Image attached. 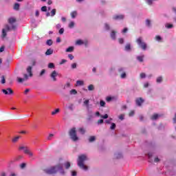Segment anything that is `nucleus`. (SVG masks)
<instances>
[{"label": "nucleus", "instance_id": "obj_3", "mask_svg": "<svg viewBox=\"0 0 176 176\" xmlns=\"http://www.w3.org/2000/svg\"><path fill=\"white\" fill-rule=\"evenodd\" d=\"M86 160H87V157L86 155H81L78 157V166L80 167V168H82L85 171L87 170V166H86L84 164V162Z\"/></svg>", "mask_w": 176, "mask_h": 176}, {"label": "nucleus", "instance_id": "obj_38", "mask_svg": "<svg viewBox=\"0 0 176 176\" xmlns=\"http://www.w3.org/2000/svg\"><path fill=\"white\" fill-rule=\"evenodd\" d=\"M89 100H86L85 101H84V104L86 105L87 108H89Z\"/></svg>", "mask_w": 176, "mask_h": 176}, {"label": "nucleus", "instance_id": "obj_14", "mask_svg": "<svg viewBox=\"0 0 176 176\" xmlns=\"http://www.w3.org/2000/svg\"><path fill=\"white\" fill-rule=\"evenodd\" d=\"M51 54H53V50L52 49H48L46 52H45V55L46 56H50Z\"/></svg>", "mask_w": 176, "mask_h": 176}, {"label": "nucleus", "instance_id": "obj_51", "mask_svg": "<svg viewBox=\"0 0 176 176\" xmlns=\"http://www.w3.org/2000/svg\"><path fill=\"white\" fill-rule=\"evenodd\" d=\"M156 41H162V37L160 36H155Z\"/></svg>", "mask_w": 176, "mask_h": 176}, {"label": "nucleus", "instance_id": "obj_46", "mask_svg": "<svg viewBox=\"0 0 176 176\" xmlns=\"http://www.w3.org/2000/svg\"><path fill=\"white\" fill-rule=\"evenodd\" d=\"M59 34H60V35H63V34H64V28H60V29L59 30Z\"/></svg>", "mask_w": 176, "mask_h": 176}, {"label": "nucleus", "instance_id": "obj_54", "mask_svg": "<svg viewBox=\"0 0 176 176\" xmlns=\"http://www.w3.org/2000/svg\"><path fill=\"white\" fill-rule=\"evenodd\" d=\"M20 167H21V168H25V163H22V164L20 165Z\"/></svg>", "mask_w": 176, "mask_h": 176}, {"label": "nucleus", "instance_id": "obj_41", "mask_svg": "<svg viewBox=\"0 0 176 176\" xmlns=\"http://www.w3.org/2000/svg\"><path fill=\"white\" fill-rule=\"evenodd\" d=\"M100 107H105V102H104V100H100Z\"/></svg>", "mask_w": 176, "mask_h": 176}, {"label": "nucleus", "instance_id": "obj_55", "mask_svg": "<svg viewBox=\"0 0 176 176\" xmlns=\"http://www.w3.org/2000/svg\"><path fill=\"white\" fill-rule=\"evenodd\" d=\"M69 109H70V111H74V104L69 106Z\"/></svg>", "mask_w": 176, "mask_h": 176}, {"label": "nucleus", "instance_id": "obj_45", "mask_svg": "<svg viewBox=\"0 0 176 176\" xmlns=\"http://www.w3.org/2000/svg\"><path fill=\"white\" fill-rule=\"evenodd\" d=\"M120 120H123L124 119V115L121 114L119 116Z\"/></svg>", "mask_w": 176, "mask_h": 176}, {"label": "nucleus", "instance_id": "obj_26", "mask_svg": "<svg viewBox=\"0 0 176 176\" xmlns=\"http://www.w3.org/2000/svg\"><path fill=\"white\" fill-rule=\"evenodd\" d=\"M88 90H89V91H92V90H94V85H89L88 86Z\"/></svg>", "mask_w": 176, "mask_h": 176}, {"label": "nucleus", "instance_id": "obj_28", "mask_svg": "<svg viewBox=\"0 0 176 176\" xmlns=\"http://www.w3.org/2000/svg\"><path fill=\"white\" fill-rule=\"evenodd\" d=\"M47 45H48V46H52L53 45V41L52 39L47 40Z\"/></svg>", "mask_w": 176, "mask_h": 176}, {"label": "nucleus", "instance_id": "obj_21", "mask_svg": "<svg viewBox=\"0 0 176 176\" xmlns=\"http://www.w3.org/2000/svg\"><path fill=\"white\" fill-rule=\"evenodd\" d=\"M96 141V136H90L89 138V142H94Z\"/></svg>", "mask_w": 176, "mask_h": 176}, {"label": "nucleus", "instance_id": "obj_19", "mask_svg": "<svg viewBox=\"0 0 176 176\" xmlns=\"http://www.w3.org/2000/svg\"><path fill=\"white\" fill-rule=\"evenodd\" d=\"M157 118H159V114L155 113L154 115H153L151 116V120H156V119H157Z\"/></svg>", "mask_w": 176, "mask_h": 176}, {"label": "nucleus", "instance_id": "obj_34", "mask_svg": "<svg viewBox=\"0 0 176 176\" xmlns=\"http://www.w3.org/2000/svg\"><path fill=\"white\" fill-rule=\"evenodd\" d=\"M76 45H83V41H82V40H78V41L76 42Z\"/></svg>", "mask_w": 176, "mask_h": 176}, {"label": "nucleus", "instance_id": "obj_18", "mask_svg": "<svg viewBox=\"0 0 176 176\" xmlns=\"http://www.w3.org/2000/svg\"><path fill=\"white\" fill-rule=\"evenodd\" d=\"M69 167H71V162H67L65 163V168H66V170H68V168H69Z\"/></svg>", "mask_w": 176, "mask_h": 176}, {"label": "nucleus", "instance_id": "obj_22", "mask_svg": "<svg viewBox=\"0 0 176 176\" xmlns=\"http://www.w3.org/2000/svg\"><path fill=\"white\" fill-rule=\"evenodd\" d=\"M78 13L76 12V11H74L72 12H71V16L72 19H75V17H76Z\"/></svg>", "mask_w": 176, "mask_h": 176}, {"label": "nucleus", "instance_id": "obj_30", "mask_svg": "<svg viewBox=\"0 0 176 176\" xmlns=\"http://www.w3.org/2000/svg\"><path fill=\"white\" fill-rule=\"evenodd\" d=\"M165 27H166V28L170 29V28H173L174 27V25H173V24L166 23L165 25Z\"/></svg>", "mask_w": 176, "mask_h": 176}, {"label": "nucleus", "instance_id": "obj_25", "mask_svg": "<svg viewBox=\"0 0 176 176\" xmlns=\"http://www.w3.org/2000/svg\"><path fill=\"white\" fill-rule=\"evenodd\" d=\"M137 60H138V61H140V63H142V61H144V56H138Z\"/></svg>", "mask_w": 176, "mask_h": 176}, {"label": "nucleus", "instance_id": "obj_58", "mask_svg": "<svg viewBox=\"0 0 176 176\" xmlns=\"http://www.w3.org/2000/svg\"><path fill=\"white\" fill-rule=\"evenodd\" d=\"M149 87V83L148 82L144 83V88H146V87Z\"/></svg>", "mask_w": 176, "mask_h": 176}, {"label": "nucleus", "instance_id": "obj_16", "mask_svg": "<svg viewBox=\"0 0 176 176\" xmlns=\"http://www.w3.org/2000/svg\"><path fill=\"white\" fill-rule=\"evenodd\" d=\"M19 140H20V136H16L14 138H12V141L14 144H15V142H18Z\"/></svg>", "mask_w": 176, "mask_h": 176}, {"label": "nucleus", "instance_id": "obj_52", "mask_svg": "<svg viewBox=\"0 0 176 176\" xmlns=\"http://www.w3.org/2000/svg\"><path fill=\"white\" fill-rule=\"evenodd\" d=\"M118 41H119V43H121V44L124 43V40L123 38H119Z\"/></svg>", "mask_w": 176, "mask_h": 176}, {"label": "nucleus", "instance_id": "obj_59", "mask_svg": "<svg viewBox=\"0 0 176 176\" xmlns=\"http://www.w3.org/2000/svg\"><path fill=\"white\" fill-rule=\"evenodd\" d=\"M28 93H30V89H26L25 90V91H24V94H28Z\"/></svg>", "mask_w": 176, "mask_h": 176}, {"label": "nucleus", "instance_id": "obj_44", "mask_svg": "<svg viewBox=\"0 0 176 176\" xmlns=\"http://www.w3.org/2000/svg\"><path fill=\"white\" fill-rule=\"evenodd\" d=\"M65 63H67V60L63 59L59 64L60 65H63V64H65Z\"/></svg>", "mask_w": 176, "mask_h": 176}, {"label": "nucleus", "instance_id": "obj_6", "mask_svg": "<svg viewBox=\"0 0 176 176\" xmlns=\"http://www.w3.org/2000/svg\"><path fill=\"white\" fill-rule=\"evenodd\" d=\"M24 153H25V155H29V156H30L31 157H32V156L34 155V154L32 153V152H31V151H30V149H28V147L25 146H20L19 147V151H23Z\"/></svg>", "mask_w": 176, "mask_h": 176}, {"label": "nucleus", "instance_id": "obj_49", "mask_svg": "<svg viewBox=\"0 0 176 176\" xmlns=\"http://www.w3.org/2000/svg\"><path fill=\"white\" fill-rule=\"evenodd\" d=\"M98 124H102V123H104V120L100 119V120H98Z\"/></svg>", "mask_w": 176, "mask_h": 176}, {"label": "nucleus", "instance_id": "obj_43", "mask_svg": "<svg viewBox=\"0 0 176 176\" xmlns=\"http://www.w3.org/2000/svg\"><path fill=\"white\" fill-rule=\"evenodd\" d=\"M53 137H54V135L51 133L49 135V136L47 137V140H52V138H53Z\"/></svg>", "mask_w": 176, "mask_h": 176}, {"label": "nucleus", "instance_id": "obj_17", "mask_svg": "<svg viewBox=\"0 0 176 176\" xmlns=\"http://www.w3.org/2000/svg\"><path fill=\"white\" fill-rule=\"evenodd\" d=\"M72 52H74V47H69L68 48L66 49L67 53H71Z\"/></svg>", "mask_w": 176, "mask_h": 176}, {"label": "nucleus", "instance_id": "obj_42", "mask_svg": "<svg viewBox=\"0 0 176 176\" xmlns=\"http://www.w3.org/2000/svg\"><path fill=\"white\" fill-rule=\"evenodd\" d=\"M146 75L145 74V73H141L140 74V78L142 79H144V78H146Z\"/></svg>", "mask_w": 176, "mask_h": 176}, {"label": "nucleus", "instance_id": "obj_57", "mask_svg": "<svg viewBox=\"0 0 176 176\" xmlns=\"http://www.w3.org/2000/svg\"><path fill=\"white\" fill-rule=\"evenodd\" d=\"M121 78H122V79H124V78H126V74H125V73H122V74H121Z\"/></svg>", "mask_w": 176, "mask_h": 176}, {"label": "nucleus", "instance_id": "obj_48", "mask_svg": "<svg viewBox=\"0 0 176 176\" xmlns=\"http://www.w3.org/2000/svg\"><path fill=\"white\" fill-rule=\"evenodd\" d=\"M102 119H108V114H105L104 116H100Z\"/></svg>", "mask_w": 176, "mask_h": 176}, {"label": "nucleus", "instance_id": "obj_9", "mask_svg": "<svg viewBox=\"0 0 176 176\" xmlns=\"http://www.w3.org/2000/svg\"><path fill=\"white\" fill-rule=\"evenodd\" d=\"M1 91L6 96H8V95L10 96V95L13 94V93H14L13 89H12L11 88H7L6 89H2Z\"/></svg>", "mask_w": 176, "mask_h": 176}, {"label": "nucleus", "instance_id": "obj_63", "mask_svg": "<svg viewBox=\"0 0 176 176\" xmlns=\"http://www.w3.org/2000/svg\"><path fill=\"white\" fill-rule=\"evenodd\" d=\"M1 176H6V173L5 172H1Z\"/></svg>", "mask_w": 176, "mask_h": 176}, {"label": "nucleus", "instance_id": "obj_23", "mask_svg": "<svg viewBox=\"0 0 176 176\" xmlns=\"http://www.w3.org/2000/svg\"><path fill=\"white\" fill-rule=\"evenodd\" d=\"M58 112H60V109H56L52 112V116L57 115V113H58Z\"/></svg>", "mask_w": 176, "mask_h": 176}, {"label": "nucleus", "instance_id": "obj_15", "mask_svg": "<svg viewBox=\"0 0 176 176\" xmlns=\"http://www.w3.org/2000/svg\"><path fill=\"white\" fill-rule=\"evenodd\" d=\"M14 10H20V4L18 3H16L14 5Z\"/></svg>", "mask_w": 176, "mask_h": 176}, {"label": "nucleus", "instance_id": "obj_60", "mask_svg": "<svg viewBox=\"0 0 176 176\" xmlns=\"http://www.w3.org/2000/svg\"><path fill=\"white\" fill-rule=\"evenodd\" d=\"M71 86V84L69 82H67L65 85V87H69Z\"/></svg>", "mask_w": 176, "mask_h": 176}, {"label": "nucleus", "instance_id": "obj_56", "mask_svg": "<svg viewBox=\"0 0 176 176\" xmlns=\"http://www.w3.org/2000/svg\"><path fill=\"white\" fill-rule=\"evenodd\" d=\"M72 68L73 69H75V68H76V63H73V64L72 65Z\"/></svg>", "mask_w": 176, "mask_h": 176}, {"label": "nucleus", "instance_id": "obj_62", "mask_svg": "<svg viewBox=\"0 0 176 176\" xmlns=\"http://www.w3.org/2000/svg\"><path fill=\"white\" fill-rule=\"evenodd\" d=\"M134 115V111H131L130 113H129V116H133Z\"/></svg>", "mask_w": 176, "mask_h": 176}, {"label": "nucleus", "instance_id": "obj_35", "mask_svg": "<svg viewBox=\"0 0 176 176\" xmlns=\"http://www.w3.org/2000/svg\"><path fill=\"white\" fill-rule=\"evenodd\" d=\"M146 25L151 27V21L149 19L146 20Z\"/></svg>", "mask_w": 176, "mask_h": 176}, {"label": "nucleus", "instance_id": "obj_4", "mask_svg": "<svg viewBox=\"0 0 176 176\" xmlns=\"http://www.w3.org/2000/svg\"><path fill=\"white\" fill-rule=\"evenodd\" d=\"M69 135L72 140H73L74 142H76V141L79 140V138L78 137V135L76 134V128L74 127L71 129L69 131Z\"/></svg>", "mask_w": 176, "mask_h": 176}, {"label": "nucleus", "instance_id": "obj_11", "mask_svg": "<svg viewBox=\"0 0 176 176\" xmlns=\"http://www.w3.org/2000/svg\"><path fill=\"white\" fill-rule=\"evenodd\" d=\"M50 76L53 79L54 82H56V80H57V78H56V77L57 76V72H56V70L53 71Z\"/></svg>", "mask_w": 176, "mask_h": 176}, {"label": "nucleus", "instance_id": "obj_53", "mask_svg": "<svg viewBox=\"0 0 176 176\" xmlns=\"http://www.w3.org/2000/svg\"><path fill=\"white\" fill-rule=\"evenodd\" d=\"M68 57H69V58L70 60H74V55H72V54H69V55H68Z\"/></svg>", "mask_w": 176, "mask_h": 176}, {"label": "nucleus", "instance_id": "obj_2", "mask_svg": "<svg viewBox=\"0 0 176 176\" xmlns=\"http://www.w3.org/2000/svg\"><path fill=\"white\" fill-rule=\"evenodd\" d=\"M26 72L28 74H23V78L17 77V82L19 83H23V82H25L28 79V76L32 77V66H28L26 69Z\"/></svg>", "mask_w": 176, "mask_h": 176}, {"label": "nucleus", "instance_id": "obj_47", "mask_svg": "<svg viewBox=\"0 0 176 176\" xmlns=\"http://www.w3.org/2000/svg\"><path fill=\"white\" fill-rule=\"evenodd\" d=\"M2 52H5V46H1L0 47V53H2Z\"/></svg>", "mask_w": 176, "mask_h": 176}, {"label": "nucleus", "instance_id": "obj_40", "mask_svg": "<svg viewBox=\"0 0 176 176\" xmlns=\"http://www.w3.org/2000/svg\"><path fill=\"white\" fill-rule=\"evenodd\" d=\"M74 25H75V23L74 22H70V23L69 24V28H74Z\"/></svg>", "mask_w": 176, "mask_h": 176}, {"label": "nucleus", "instance_id": "obj_27", "mask_svg": "<svg viewBox=\"0 0 176 176\" xmlns=\"http://www.w3.org/2000/svg\"><path fill=\"white\" fill-rule=\"evenodd\" d=\"M1 83L2 85H5V83H6V79L5 78V76H1Z\"/></svg>", "mask_w": 176, "mask_h": 176}, {"label": "nucleus", "instance_id": "obj_7", "mask_svg": "<svg viewBox=\"0 0 176 176\" xmlns=\"http://www.w3.org/2000/svg\"><path fill=\"white\" fill-rule=\"evenodd\" d=\"M12 30V28L9 26V25H5V28L2 30V36L3 38H6L7 34L6 32H9Z\"/></svg>", "mask_w": 176, "mask_h": 176}, {"label": "nucleus", "instance_id": "obj_1", "mask_svg": "<svg viewBox=\"0 0 176 176\" xmlns=\"http://www.w3.org/2000/svg\"><path fill=\"white\" fill-rule=\"evenodd\" d=\"M57 171H60V174L62 175H64L65 174V172L64 171V169L63 168V165L61 164H58V165L55 166H52L49 169L45 170L46 174H56Z\"/></svg>", "mask_w": 176, "mask_h": 176}, {"label": "nucleus", "instance_id": "obj_29", "mask_svg": "<svg viewBox=\"0 0 176 176\" xmlns=\"http://www.w3.org/2000/svg\"><path fill=\"white\" fill-rule=\"evenodd\" d=\"M56 9H53V10L51 11V16H52V17L56 16Z\"/></svg>", "mask_w": 176, "mask_h": 176}, {"label": "nucleus", "instance_id": "obj_12", "mask_svg": "<svg viewBox=\"0 0 176 176\" xmlns=\"http://www.w3.org/2000/svg\"><path fill=\"white\" fill-rule=\"evenodd\" d=\"M113 20H123L124 19V16L120 14V15H115L113 17Z\"/></svg>", "mask_w": 176, "mask_h": 176}, {"label": "nucleus", "instance_id": "obj_61", "mask_svg": "<svg viewBox=\"0 0 176 176\" xmlns=\"http://www.w3.org/2000/svg\"><path fill=\"white\" fill-rule=\"evenodd\" d=\"M72 176H76V171H72Z\"/></svg>", "mask_w": 176, "mask_h": 176}, {"label": "nucleus", "instance_id": "obj_31", "mask_svg": "<svg viewBox=\"0 0 176 176\" xmlns=\"http://www.w3.org/2000/svg\"><path fill=\"white\" fill-rule=\"evenodd\" d=\"M111 130H115L116 129V123H111V126L110 127Z\"/></svg>", "mask_w": 176, "mask_h": 176}, {"label": "nucleus", "instance_id": "obj_24", "mask_svg": "<svg viewBox=\"0 0 176 176\" xmlns=\"http://www.w3.org/2000/svg\"><path fill=\"white\" fill-rule=\"evenodd\" d=\"M76 85H77V86H83L84 82L82 80H77Z\"/></svg>", "mask_w": 176, "mask_h": 176}, {"label": "nucleus", "instance_id": "obj_13", "mask_svg": "<svg viewBox=\"0 0 176 176\" xmlns=\"http://www.w3.org/2000/svg\"><path fill=\"white\" fill-rule=\"evenodd\" d=\"M124 50H126V52L131 50V45L130 43H127L125 46Z\"/></svg>", "mask_w": 176, "mask_h": 176}, {"label": "nucleus", "instance_id": "obj_39", "mask_svg": "<svg viewBox=\"0 0 176 176\" xmlns=\"http://www.w3.org/2000/svg\"><path fill=\"white\" fill-rule=\"evenodd\" d=\"M78 94V91H76V89H72L70 91V94Z\"/></svg>", "mask_w": 176, "mask_h": 176}, {"label": "nucleus", "instance_id": "obj_32", "mask_svg": "<svg viewBox=\"0 0 176 176\" xmlns=\"http://www.w3.org/2000/svg\"><path fill=\"white\" fill-rule=\"evenodd\" d=\"M163 80V78H162V76H160L157 78V83H162Z\"/></svg>", "mask_w": 176, "mask_h": 176}, {"label": "nucleus", "instance_id": "obj_33", "mask_svg": "<svg viewBox=\"0 0 176 176\" xmlns=\"http://www.w3.org/2000/svg\"><path fill=\"white\" fill-rule=\"evenodd\" d=\"M78 131H80L82 134H85V133H86V131L83 128H79Z\"/></svg>", "mask_w": 176, "mask_h": 176}, {"label": "nucleus", "instance_id": "obj_10", "mask_svg": "<svg viewBox=\"0 0 176 176\" xmlns=\"http://www.w3.org/2000/svg\"><path fill=\"white\" fill-rule=\"evenodd\" d=\"M144 99L142 98H138L135 100L136 105L138 107H141L142 105V103L144 102Z\"/></svg>", "mask_w": 176, "mask_h": 176}, {"label": "nucleus", "instance_id": "obj_50", "mask_svg": "<svg viewBox=\"0 0 176 176\" xmlns=\"http://www.w3.org/2000/svg\"><path fill=\"white\" fill-rule=\"evenodd\" d=\"M45 72H46V70L45 69L41 70L40 73V76H42Z\"/></svg>", "mask_w": 176, "mask_h": 176}, {"label": "nucleus", "instance_id": "obj_37", "mask_svg": "<svg viewBox=\"0 0 176 176\" xmlns=\"http://www.w3.org/2000/svg\"><path fill=\"white\" fill-rule=\"evenodd\" d=\"M48 68H54V63H50L48 64Z\"/></svg>", "mask_w": 176, "mask_h": 176}, {"label": "nucleus", "instance_id": "obj_64", "mask_svg": "<svg viewBox=\"0 0 176 176\" xmlns=\"http://www.w3.org/2000/svg\"><path fill=\"white\" fill-rule=\"evenodd\" d=\"M173 122L176 123V114L175 115V117L173 118Z\"/></svg>", "mask_w": 176, "mask_h": 176}, {"label": "nucleus", "instance_id": "obj_36", "mask_svg": "<svg viewBox=\"0 0 176 176\" xmlns=\"http://www.w3.org/2000/svg\"><path fill=\"white\" fill-rule=\"evenodd\" d=\"M41 11L42 12H47V7H46L45 6H43L41 8Z\"/></svg>", "mask_w": 176, "mask_h": 176}, {"label": "nucleus", "instance_id": "obj_5", "mask_svg": "<svg viewBox=\"0 0 176 176\" xmlns=\"http://www.w3.org/2000/svg\"><path fill=\"white\" fill-rule=\"evenodd\" d=\"M136 43L140 46V47L142 49V50H146L147 45L145 42L142 41V37H139L138 38H137Z\"/></svg>", "mask_w": 176, "mask_h": 176}, {"label": "nucleus", "instance_id": "obj_8", "mask_svg": "<svg viewBox=\"0 0 176 176\" xmlns=\"http://www.w3.org/2000/svg\"><path fill=\"white\" fill-rule=\"evenodd\" d=\"M16 18L11 17L8 19V23L12 25V28H11L12 30H16V25H14V23H16Z\"/></svg>", "mask_w": 176, "mask_h": 176}, {"label": "nucleus", "instance_id": "obj_20", "mask_svg": "<svg viewBox=\"0 0 176 176\" xmlns=\"http://www.w3.org/2000/svg\"><path fill=\"white\" fill-rule=\"evenodd\" d=\"M111 37L112 38V39H116V31L111 32Z\"/></svg>", "mask_w": 176, "mask_h": 176}]
</instances>
